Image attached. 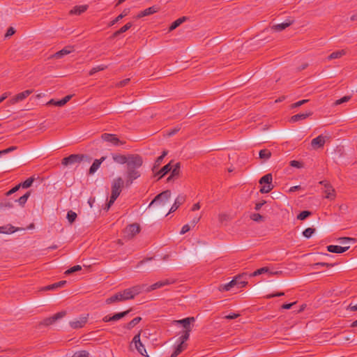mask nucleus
<instances>
[{
    "label": "nucleus",
    "mask_w": 357,
    "mask_h": 357,
    "mask_svg": "<svg viewBox=\"0 0 357 357\" xmlns=\"http://www.w3.org/2000/svg\"><path fill=\"white\" fill-rule=\"evenodd\" d=\"M106 159V156H102L100 159H96L92 165L90 167L89 170V174L92 175L100 167V165L103 161H105Z\"/></svg>",
    "instance_id": "4be33fe9"
},
{
    "label": "nucleus",
    "mask_w": 357,
    "mask_h": 357,
    "mask_svg": "<svg viewBox=\"0 0 357 357\" xmlns=\"http://www.w3.org/2000/svg\"><path fill=\"white\" fill-rule=\"evenodd\" d=\"M140 333L141 331L134 336L132 342L135 344L136 349L140 354L144 356H148L144 345L140 340Z\"/></svg>",
    "instance_id": "9d476101"
},
{
    "label": "nucleus",
    "mask_w": 357,
    "mask_h": 357,
    "mask_svg": "<svg viewBox=\"0 0 357 357\" xmlns=\"http://www.w3.org/2000/svg\"><path fill=\"white\" fill-rule=\"evenodd\" d=\"M77 217V213L71 210L67 213L66 218L70 224H73L75 221Z\"/></svg>",
    "instance_id": "79ce46f5"
},
{
    "label": "nucleus",
    "mask_w": 357,
    "mask_h": 357,
    "mask_svg": "<svg viewBox=\"0 0 357 357\" xmlns=\"http://www.w3.org/2000/svg\"><path fill=\"white\" fill-rule=\"evenodd\" d=\"M124 181L121 177L113 180L112 183L111 203H114L120 195Z\"/></svg>",
    "instance_id": "20e7f679"
},
{
    "label": "nucleus",
    "mask_w": 357,
    "mask_h": 357,
    "mask_svg": "<svg viewBox=\"0 0 357 357\" xmlns=\"http://www.w3.org/2000/svg\"><path fill=\"white\" fill-rule=\"evenodd\" d=\"M249 277V275L247 273H242L238 275L234 280H236V287L237 288L244 287L247 285L248 281L247 279Z\"/></svg>",
    "instance_id": "f3484780"
},
{
    "label": "nucleus",
    "mask_w": 357,
    "mask_h": 357,
    "mask_svg": "<svg viewBox=\"0 0 357 357\" xmlns=\"http://www.w3.org/2000/svg\"><path fill=\"white\" fill-rule=\"evenodd\" d=\"M130 311H131V309H129L128 310H126V311H123V312H118V313L114 314L112 316L113 321H118V320L125 317L126 316H127L129 314V312Z\"/></svg>",
    "instance_id": "ea45409f"
},
{
    "label": "nucleus",
    "mask_w": 357,
    "mask_h": 357,
    "mask_svg": "<svg viewBox=\"0 0 357 357\" xmlns=\"http://www.w3.org/2000/svg\"><path fill=\"white\" fill-rule=\"evenodd\" d=\"M130 8H125L120 15H119L114 20H113L112 21H111L109 22V26H112L114 25L119 21H120L123 17L127 16L130 13Z\"/></svg>",
    "instance_id": "7c9ffc66"
},
{
    "label": "nucleus",
    "mask_w": 357,
    "mask_h": 357,
    "mask_svg": "<svg viewBox=\"0 0 357 357\" xmlns=\"http://www.w3.org/2000/svg\"><path fill=\"white\" fill-rule=\"evenodd\" d=\"M190 227L188 225H185L183 226V227L181 228V230L180 231V234H185L186 232H188V231H190Z\"/></svg>",
    "instance_id": "774afa93"
},
{
    "label": "nucleus",
    "mask_w": 357,
    "mask_h": 357,
    "mask_svg": "<svg viewBox=\"0 0 357 357\" xmlns=\"http://www.w3.org/2000/svg\"><path fill=\"white\" fill-rule=\"evenodd\" d=\"M185 201V196L183 195H178L175 199L174 203L169 211V213L174 212Z\"/></svg>",
    "instance_id": "a878e982"
},
{
    "label": "nucleus",
    "mask_w": 357,
    "mask_h": 357,
    "mask_svg": "<svg viewBox=\"0 0 357 357\" xmlns=\"http://www.w3.org/2000/svg\"><path fill=\"white\" fill-rule=\"evenodd\" d=\"M312 215V212L310 211H303L298 215L297 219L300 220H304Z\"/></svg>",
    "instance_id": "de8ad7c7"
},
{
    "label": "nucleus",
    "mask_w": 357,
    "mask_h": 357,
    "mask_svg": "<svg viewBox=\"0 0 357 357\" xmlns=\"http://www.w3.org/2000/svg\"><path fill=\"white\" fill-rule=\"evenodd\" d=\"M73 50H73V47H72V46L65 47L61 50L58 51L54 54L51 56V58L61 59L63 56L67 55V54L71 53L72 52H73Z\"/></svg>",
    "instance_id": "412c9836"
},
{
    "label": "nucleus",
    "mask_w": 357,
    "mask_h": 357,
    "mask_svg": "<svg viewBox=\"0 0 357 357\" xmlns=\"http://www.w3.org/2000/svg\"><path fill=\"white\" fill-rule=\"evenodd\" d=\"M345 54H346V51L344 50H338V51L333 52V53H331L328 56V59L332 60V59H339Z\"/></svg>",
    "instance_id": "c9c22d12"
},
{
    "label": "nucleus",
    "mask_w": 357,
    "mask_h": 357,
    "mask_svg": "<svg viewBox=\"0 0 357 357\" xmlns=\"http://www.w3.org/2000/svg\"><path fill=\"white\" fill-rule=\"evenodd\" d=\"M15 200L13 197H5L0 201V211H6L13 208Z\"/></svg>",
    "instance_id": "ddd939ff"
},
{
    "label": "nucleus",
    "mask_w": 357,
    "mask_h": 357,
    "mask_svg": "<svg viewBox=\"0 0 357 357\" xmlns=\"http://www.w3.org/2000/svg\"><path fill=\"white\" fill-rule=\"evenodd\" d=\"M17 149V146H10V147L8 148V149H4V150H2V151H1V153H2V155H3V154L8 153H10V152H11V151H15V150H16Z\"/></svg>",
    "instance_id": "0e129e2a"
},
{
    "label": "nucleus",
    "mask_w": 357,
    "mask_h": 357,
    "mask_svg": "<svg viewBox=\"0 0 357 357\" xmlns=\"http://www.w3.org/2000/svg\"><path fill=\"white\" fill-rule=\"evenodd\" d=\"M141 320L142 318L140 317H137L134 318L132 320H131L130 322H128L124 327L128 330H131L136 325H137Z\"/></svg>",
    "instance_id": "e433bc0d"
},
{
    "label": "nucleus",
    "mask_w": 357,
    "mask_h": 357,
    "mask_svg": "<svg viewBox=\"0 0 357 357\" xmlns=\"http://www.w3.org/2000/svg\"><path fill=\"white\" fill-rule=\"evenodd\" d=\"M266 203V202L265 200H262L261 202L257 203L255 204V209L256 211H259L262 206H264Z\"/></svg>",
    "instance_id": "338daca9"
},
{
    "label": "nucleus",
    "mask_w": 357,
    "mask_h": 357,
    "mask_svg": "<svg viewBox=\"0 0 357 357\" xmlns=\"http://www.w3.org/2000/svg\"><path fill=\"white\" fill-rule=\"evenodd\" d=\"M145 286V284H140L126 289L123 291L117 292L114 295L107 298L105 302L107 304H111L115 302H122L132 299L143 291Z\"/></svg>",
    "instance_id": "f03ea898"
},
{
    "label": "nucleus",
    "mask_w": 357,
    "mask_h": 357,
    "mask_svg": "<svg viewBox=\"0 0 357 357\" xmlns=\"http://www.w3.org/2000/svg\"><path fill=\"white\" fill-rule=\"evenodd\" d=\"M171 191L169 190H165L161 193L158 194L149 204V207L151 206L156 202L165 204L171 197Z\"/></svg>",
    "instance_id": "6e6552de"
},
{
    "label": "nucleus",
    "mask_w": 357,
    "mask_h": 357,
    "mask_svg": "<svg viewBox=\"0 0 357 357\" xmlns=\"http://www.w3.org/2000/svg\"><path fill=\"white\" fill-rule=\"evenodd\" d=\"M333 266H334V264L326 263V262H318V263H315L313 264V266L315 268H318L319 266L331 268V267H333Z\"/></svg>",
    "instance_id": "6e6d98bb"
},
{
    "label": "nucleus",
    "mask_w": 357,
    "mask_h": 357,
    "mask_svg": "<svg viewBox=\"0 0 357 357\" xmlns=\"http://www.w3.org/2000/svg\"><path fill=\"white\" fill-rule=\"evenodd\" d=\"M23 228L15 227L12 225H6L5 226L0 227V233L5 234H10L15 231L23 230Z\"/></svg>",
    "instance_id": "6ab92c4d"
},
{
    "label": "nucleus",
    "mask_w": 357,
    "mask_h": 357,
    "mask_svg": "<svg viewBox=\"0 0 357 357\" xmlns=\"http://www.w3.org/2000/svg\"><path fill=\"white\" fill-rule=\"evenodd\" d=\"M187 20L186 17H182L177 20H176L174 22L172 23L169 28V32L172 31L175 29H176L178 26H179L183 22H184Z\"/></svg>",
    "instance_id": "f704fd0d"
},
{
    "label": "nucleus",
    "mask_w": 357,
    "mask_h": 357,
    "mask_svg": "<svg viewBox=\"0 0 357 357\" xmlns=\"http://www.w3.org/2000/svg\"><path fill=\"white\" fill-rule=\"evenodd\" d=\"M88 315L86 317H81L78 319L70 322V326L74 329L82 328L87 322Z\"/></svg>",
    "instance_id": "a211bd4d"
},
{
    "label": "nucleus",
    "mask_w": 357,
    "mask_h": 357,
    "mask_svg": "<svg viewBox=\"0 0 357 357\" xmlns=\"http://www.w3.org/2000/svg\"><path fill=\"white\" fill-rule=\"evenodd\" d=\"M16 31L13 26H10L5 34V38H9L15 33Z\"/></svg>",
    "instance_id": "bf43d9fd"
},
{
    "label": "nucleus",
    "mask_w": 357,
    "mask_h": 357,
    "mask_svg": "<svg viewBox=\"0 0 357 357\" xmlns=\"http://www.w3.org/2000/svg\"><path fill=\"white\" fill-rule=\"evenodd\" d=\"M218 220L220 222L227 221L229 220V215L227 214H220L218 216Z\"/></svg>",
    "instance_id": "69168bd1"
},
{
    "label": "nucleus",
    "mask_w": 357,
    "mask_h": 357,
    "mask_svg": "<svg viewBox=\"0 0 357 357\" xmlns=\"http://www.w3.org/2000/svg\"><path fill=\"white\" fill-rule=\"evenodd\" d=\"M66 311H61L59 312H57V313H56L55 314H54L53 316H52L50 317H47V318L44 319L40 323V325H43V326H50V325L53 324L54 323H55L59 319H61L63 318L66 316Z\"/></svg>",
    "instance_id": "0eeeda50"
},
{
    "label": "nucleus",
    "mask_w": 357,
    "mask_h": 357,
    "mask_svg": "<svg viewBox=\"0 0 357 357\" xmlns=\"http://www.w3.org/2000/svg\"><path fill=\"white\" fill-rule=\"evenodd\" d=\"M35 178L33 177H30L27 178L26 181H24L22 183H20V187L22 188H28L31 186L34 181Z\"/></svg>",
    "instance_id": "c03bdc74"
},
{
    "label": "nucleus",
    "mask_w": 357,
    "mask_h": 357,
    "mask_svg": "<svg viewBox=\"0 0 357 357\" xmlns=\"http://www.w3.org/2000/svg\"><path fill=\"white\" fill-rule=\"evenodd\" d=\"M142 157L139 154H128V160L126 163V182L127 187L130 186L133 181L140 177L141 174L138 170L143 165Z\"/></svg>",
    "instance_id": "f257e3e1"
},
{
    "label": "nucleus",
    "mask_w": 357,
    "mask_h": 357,
    "mask_svg": "<svg viewBox=\"0 0 357 357\" xmlns=\"http://www.w3.org/2000/svg\"><path fill=\"white\" fill-rule=\"evenodd\" d=\"M250 219L255 222H264L265 218L259 213H252L250 215Z\"/></svg>",
    "instance_id": "8fccbe9b"
},
{
    "label": "nucleus",
    "mask_w": 357,
    "mask_h": 357,
    "mask_svg": "<svg viewBox=\"0 0 357 357\" xmlns=\"http://www.w3.org/2000/svg\"><path fill=\"white\" fill-rule=\"evenodd\" d=\"M87 5L75 6L70 11V14L80 15L85 12L88 8Z\"/></svg>",
    "instance_id": "72a5a7b5"
},
{
    "label": "nucleus",
    "mask_w": 357,
    "mask_h": 357,
    "mask_svg": "<svg viewBox=\"0 0 357 357\" xmlns=\"http://www.w3.org/2000/svg\"><path fill=\"white\" fill-rule=\"evenodd\" d=\"M139 231V225L137 223L129 225L126 229V231L128 234V236L130 237H133L135 235L138 234Z\"/></svg>",
    "instance_id": "393cba45"
},
{
    "label": "nucleus",
    "mask_w": 357,
    "mask_h": 357,
    "mask_svg": "<svg viewBox=\"0 0 357 357\" xmlns=\"http://www.w3.org/2000/svg\"><path fill=\"white\" fill-rule=\"evenodd\" d=\"M89 354L85 350L75 352L72 357H89Z\"/></svg>",
    "instance_id": "4d7b16f0"
},
{
    "label": "nucleus",
    "mask_w": 357,
    "mask_h": 357,
    "mask_svg": "<svg viewBox=\"0 0 357 357\" xmlns=\"http://www.w3.org/2000/svg\"><path fill=\"white\" fill-rule=\"evenodd\" d=\"M132 26V22H128L126 24L123 26L120 29L117 30V33H123L126 31H127L129 29H130Z\"/></svg>",
    "instance_id": "864d4df0"
},
{
    "label": "nucleus",
    "mask_w": 357,
    "mask_h": 357,
    "mask_svg": "<svg viewBox=\"0 0 357 357\" xmlns=\"http://www.w3.org/2000/svg\"><path fill=\"white\" fill-rule=\"evenodd\" d=\"M190 332H191V331H190V330L183 331L182 335L179 337L180 341H181L180 344H182L183 345H184L185 342L189 339Z\"/></svg>",
    "instance_id": "09e8293b"
},
{
    "label": "nucleus",
    "mask_w": 357,
    "mask_h": 357,
    "mask_svg": "<svg viewBox=\"0 0 357 357\" xmlns=\"http://www.w3.org/2000/svg\"><path fill=\"white\" fill-rule=\"evenodd\" d=\"M349 248V246L346 247H342L340 245H330L326 247V249L328 252H333V253H343L348 250Z\"/></svg>",
    "instance_id": "5701e85b"
},
{
    "label": "nucleus",
    "mask_w": 357,
    "mask_h": 357,
    "mask_svg": "<svg viewBox=\"0 0 357 357\" xmlns=\"http://www.w3.org/2000/svg\"><path fill=\"white\" fill-rule=\"evenodd\" d=\"M312 114H313L312 112L310 111V112H307L305 113H300V114H295L291 117L290 121L291 122H297V121H299L301 120H304V119H307V117L310 116L311 115H312Z\"/></svg>",
    "instance_id": "bb28decb"
},
{
    "label": "nucleus",
    "mask_w": 357,
    "mask_h": 357,
    "mask_svg": "<svg viewBox=\"0 0 357 357\" xmlns=\"http://www.w3.org/2000/svg\"><path fill=\"white\" fill-rule=\"evenodd\" d=\"M66 284V280H61L58 282H55L52 284L45 286L42 288L43 291H50V290H54L58 288L63 287Z\"/></svg>",
    "instance_id": "c85d7f7f"
},
{
    "label": "nucleus",
    "mask_w": 357,
    "mask_h": 357,
    "mask_svg": "<svg viewBox=\"0 0 357 357\" xmlns=\"http://www.w3.org/2000/svg\"><path fill=\"white\" fill-rule=\"evenodd\" d=\"M259 156L260 159L266 160L271 158V152L268 149H264L259 151Z\"/></svg>",
    "instance_id": "58836bf2"
},
{
    "label": "nucleus",
    "mask_w": 357,
    "mask_h": 357,
    "mask_svg": "<svg viewBox=\"0 0 357 357\" xmlns=\"http://www.w3.org/2000/svg\"><path fill=\"white\" fill-rule=\"evenodd\" d=\"M195 321V317H187V318H185L183 319L176 320V321H175V323H176L177 324L181 325L184 328L185 331H188V330L192 331V327H191L190 324L192 323H194Z\"/></svg>",
    "instance_id": "2eb2a0df"
},
{
    "label": "nucleus",
    "mask_w": 357,
    "mask_h": 357,
    "mask_svg": "<svg viewBox=\"0 0 357 357\" xmlns=\"http://www.w3.org/2000/svg\"><path fill=\"white\" fill-rule=\"evenodd\" d=\"M92 158L88 155L85 154H71L68 157L62 159L61 164L63 166H68L75 163H79L82 161H86L90 162Z\"/></svg>",
    "instance_id": "7ed1b4c3"
},
{
    "label": "nucleus",
    "mask_w": 357,
    "mask_h": 357,
    "mask_svg": "<svg viewBox=\"0 0 357 357\" xmlns=\"http://www.w3.org/2000/svg\"><path fill=\"white\" fill-rule=\"evenodd\" d=\"M101 138L102 140L109 142L115 146L123 145L125 144L124 142H121L116 135L114 134L104 133L101 135Z\"/></svg>",
    "instance_id": "9b49d317"
},
{
    "label": "nucleus",
    "mask_w": 357,
    "mask_h": 357,
    "mask_svg": "<svg viewBox=\"0 0 357 357\" xmlns=\"http://www.w3.org/2000/svg\"><path fill=\"white\" fill-rule=\"evenodd\" d=\"M290 165L291 167H296V168H301L303 166V163L298 160H291L290 162Z\"/></svg>",
    "instance_id": "680f3d73"
},
{
    "label": "nucleus",
    "mask_w": 357,
    "mask_h": 357,
    "mask_svg": "<svg viewBox=\"0 0 357 357\" xmlns=\"http://www.w3.org/2000/svg\"><path fill=\"white\" fill-rule=\"evenodd\" d=\"M308 101H309V100H307V99H304V100L298 101L295 103H293L291 105V108L293 109V108H296V107H301V105H304L305 103L307 102Z\"/></svg>",
    "instance_id": "13d9d810"
},
{
    "label": "nucleus",
    "mask_w": 357,
    "mask_h": 357,
    "mask_svg": "<svg viewBox=\"0 0 357 357\" xmlns=\"http://www.w3.org/2000/svg\"><path fill=\"white\" fill-rule=\"evenodd\" d=\"M167 153H168V151L165 150L162 151V155L156 158V160L154 162V165L152 167L153 172H155L158 169V167L162 162L164 158L167 155Z\"/></svg>",
    "instance_id": "c756f323"
},
{
    "label": "nucleus",
    "mask_w": 357,
    "mask_h": 357,
    "mask_svg": "<svg viewBox=\"0 0 357 357\" xmlns=\"http://www.w3.org/2000/svg\"><path fill=\"white\" fill-rule=\"evenodd\" d=\"M351 98V96H345L338 100H337L334 103H333V105H341L342 103H344V102H348L349 100H350Z\"/></svg>",
    "instance_id": "3c124183"
},
{
    "label": "nucleus",
    "mask_w": 357,
    "mask_h": 357,
    "mask_svg": "<svg viewBox=\"0 0 357 357\" xmlns=\"http://www.w3.org/2000/svg\"><path fill=\"white\" fill-rule=\"evenodd\" d=\"M33 90H32V89H28V90L24 91L21 92V93H19L17 95H15L10 100V102L12 104H15L16 102L22 101L26 98H27L29 95H31L33 93Z\"/></svg>",
    "instance_id": "4468645a"
},
{
    "label": "nucleus",
    "mask_w": 357,
    "mask_h": 357,
    "mask_svg": "<svg viewBox=\"0 0 357 357\" xmlns=\"http://www.w3.org/2000/svg\"><path fill=\"white\" fill-rule=\"evenodd\" d=\"M81 270H82V266L79 265H76V266H74L70 268L67 271H66L65 274L70 275L71 273H73L77 271H79Z\"/></svg>",
    "instance_id": "603ef678"
},
{
    "label": "nucleus",
    "mask_w": 357,
    "mask_h": 357,
    "mask_svg": "<svg viewBox=\"0 0 357 357\" xmlns=\"http://www.w3.org/2000/svg\"><path fill=\"white\" fill-rule=\"evenodd\" d=\"M294 23V20L291 19H287L285 20V22L275 24L272 26V29H273L275 31H282V30L285 29L287 27L289 26Z\"/></svg>",
    "instance_id": "b1692460"
},
{
    "label": "nucleus",
    "mask_w": 357,
    "mask_h": 357,
    "mask_svg": "<svg viewBox=\"0 0 357 357\" xmlns=\"http://www.w3.org/2000/svg\"><path fill=\"white\" fill-rule=\"evenodd\" d=\"M112 155L114 161L121 165L126 164L128 160V155L113 153Z\"/></svg>",
    "instance_id": "cd10ccee"
},
{
    "label": "nucleus",
    "mask_w": 357,
    "mask_h": 357,
    "mask_svg": "<svg viewBox=\"0 0 357 357\" xmlns=\"http://www.w3.org/2000/svg\"><path fill=\"white\" fill-rule=\"evenodd\" d=\"M269 273L268 267L265 266V267H262L261 268L257 269V271H254L252 273L249 274V278L259 275H261L262 273Z\"/></svg>",
    "instance_id": "a19ab883"
},
{
    "label": "nucleus",
    "mask_w": 357,
    "mask_h": 357,
    "mask_svg": "<svg viewBox=\"0 0 357 357\" xmlns=\"http://www.w3.org/2000/svg\"><path fill=\"white\" fill-rule=\"evenodd\" d=\"M234 287H236V280H234L233 278L229 282L221 284L219 287V290L221 291H230Z\"/></svg>",
    "instance_id": "2f4dec72"
},
{
    "label": "nucleus",
    "mask_w": 357,
    "mask_h": 357,
    "mask_svg": "<svg viewBox=\"0 0 357 357\" xmlns=\"http://www.w3.org/2000/svg\"><path fill=\"white\" fill-rule=\"evenodd\" d=\"M130 80V79L129 78L121 80L116 84V87H123L129 83Z\"/></svg>",
    "instance_id": "052dcab7"
},
{
    "label": "nucleus",
    "mask_w": 357,
    "mask_h": 357,
    "mask_svg": "<svg viewBox=\"0 0 357 357\" xmlns=\"http://www.w3.org/2000/svg\"><path fill=\"white\" fill-rule=\"evenodd\" d=\"M30 195H31V192L28 191L24 195L21 196L18 199L14 198L15 203L17 202L20 206L24 207L26 202H27L28 198L30 197Z\"/></svg>",
    "instance_id": "473e14b6"
},
{
    "label": "nucleus",
    "mask_w": 357,
    "mask_h": 357,
    "mask_svg": "<svg viewBox=\"0 0 357 357\" xmlns=\"http://www.w3.org/2000/svg\"><path fill=\"white\" fill-rule=\"evenodd\" d=\"M172 161L163 166L160 170H156L154 173V176H158V181L163 178L166 174L170 172L172 169Z\"/></svg>",
    "instance_id": "f8f14e48"
},
{
    "label": "nucleus",
    "mask_w": 357,
    "mask_h": 357,
    "mask_svg": "<svg viewBox=\"0 0 357 357\" xmlns=\"http://www.w3.org/2000/svg\"><path fill=\"white\" fill-rule=\"evenodd\" d=\"M185 348V345L182 344H179L176 348L174 352L172 354L170 357H176L179 355Z\"/></svg>",
    "instance_id": "a18cd8bd"
},
{
    "label": "nucleus",
    "mask_w": 357,
    "mask_h": 357,
    "mask_svg": "<svg viewBox=\"0 0 357 357\" xmlns=\"http://www.w3.org/2000/svg\"><path fill=\"white\" fill-rule=\"evenodd\" d=\"M316 231L315 228L308 227L303 231V235L307 238H310Z\"/></svg>",
    "instance_id": "49530a36"
},
{
    "label": "nucleus",
    "mask_w": 357,
    "mask_h": 357,
    "mask_svg": "<svg viewBox=\"0 0 357 357\" xmlns=\"http://www.w3.org/2000/svg\"><path fill=\"white\" fill-rule=\"evenodd\" d=\"M181 128L179 126H177L172 130H170L168 132H167V135L171 137V136H173L174 135H175L176 133H177L179 130H180Z\"/></svg>",
    "instance_id": "e2e57ef3"
},
{
    "label": "nucleus",
    "mask_w": 357,
    "mask_h": 357,
    "mask_svg": "<svg viewBox=\"0 0 357 357\" xmlns=\"http://www.w3.org/2000/svg\"><path fill=\"white\" fill-rule=\"evenodd\" d=\"M160 10V7L158 6H153L151 7H149L141 12H139L137 15V18H141L145 16H149L152 14H154L155 13H158Z\"/></svg>",
    "instance_id": "dca6fc26"
},
{
    "label": "nucleus",
    "mask_w": 357,
    "mask_h": 357,
    "mask_svg": "<svg viewBox=\"0 0 357 357\" xmlns=\"http://www.w3.org/2000/svg\"><path fill=\"white\" fill-rule=\"evenodd\" d=\"M273 176L272 174L269 173L264 176H263L259 181V183L260 185L266 184L261 188L259 192L262 194L268 193L271 192L273 189V185H272Z\"/></svg>",
    "instance_id": "39448f33"
},
{
    "label": "nucleus",
    "mask_w": 357,
    "mask_h": 357,
    "mask_svg": "<svg viewBox=\"0 0 357 357\" xmlns=\"http://www.w3.org/2000/svg\"><path fill=\"white\" fill-rule=\"evenodd\" d=\"M106 68H107V66L106 65H99V66H97L96 67H93L90 71H89V75H94L95 73H96L97 72H99V71H101V70H105Z\"/></svg>",
    "instance_id": "37998d69"
},
{
    "label": "nucleus",
    "mask_w": 357,
    "mask_h": 357,
    "mask_svg": "<svg viewBox=\"0 0 357 357\" xmlns=\"http://www.w3.org/2000/svg\"><path fill=\"white\" fill-rule=\"evenodd\" d=\"M175 280H173V279H165L164 280H161V281H158L150 286H145V287H144V291H146V292H150L151 291H153L156 289H158V288H161L165 285H169V284H173L174 283Z\"/></svg>",
    "instance_id": "423d86ee"
},
{
    "label": "nucleus",
    "mask_w": 357,
    "mask_h": 357,
    "mask_svg": "<svg viewBox=\"0 0 357 357\" xmlns=\"http://www.w3.org/2000/svg\"><path fill=\"white\" fill-rule=\"evenodd\" d=\"M319 184L324 186L325 197L328 199H334L335 197V191L331 184L326 180L320 181Z\"/></svg>",
    "instance_id": "1a4fd4ad"
},
{
    "label": "nucleus",
    "mask_w": 357,
    "mask_h": 357,
    "mask_svg": "<svg viewBox=\"0 0 357 357\" xmlns=\"http://www.w3.org/2000/svg\"><path fill=\"white\" fill-rule=\"evenodd\" d=\"M181 169V163L176 162L174 165H172V169L170 171L172 176H175L176 178L179 176Z\"/></svg>",
    "instance_id": "4c0bfd02"
},
{
    "label": "nucleus",
    "mask_w": 357,
    "mask_h": 357,
    "mask_svg": "<svg viewBox=\"0 0 357 357\" xmlns=\"http://www.w3.org/2000/svg\"><path fill=\"white\" fill-rule=\"evenodd\" d=\"M325 138L326 137L319 135L316 138L313 139L311 142L312 146L314 149L322 148L326 142Z\"/></svg>",
    "instance_id": "aec40b11"
},
{
    "label": "nucleus",
    "mask_w": 357,
    "mask_h": 357,
    "mask_svg": "<svg viewBox=\"0 0 357 357\" xmlns=\"http://www.w3.org/2000/svg\"><path fill=\"white\" fill-rule=\"evenodd\" d=\"M47 105H55V106H58V107H62L65 105L64 102L63 101V100H54V99H51L48 102H47Z\"/></svg>",
    "instance_id": "5fc2aeb1"
}]
</instances>
